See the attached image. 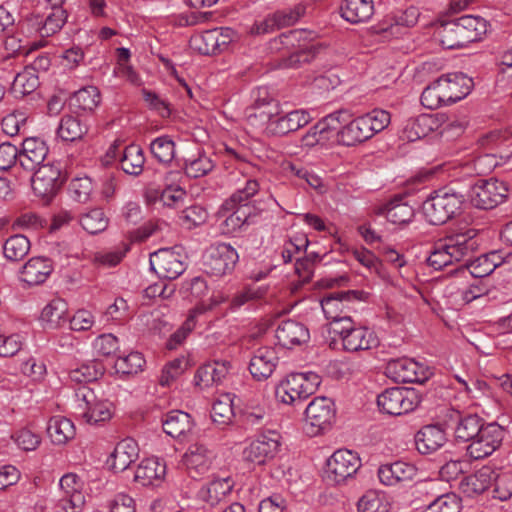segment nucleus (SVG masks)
I'll return each mask as SVG.
<instances>
[{
  "label": "nucleus",
  "instance_id": "1",
  "mask_svg": "<svg viewBox=\"0 0 512 512\" xmlns=\"http://www.w3.org/2000/svg\"><path fill=\"white\" fill-rule=\"evenodd\" d=\"M487 32V22L479 16L464 15L444 22L437 31L441 45L446 49H460L480 41Z\"/></svg>",
  "mask_w": 512,
  "mask_h": 512
},
{
  "label": "nucleus",
  "instance_id": "2",
  "mask_svg": "<svg viewBox=\"0 0 512 512\" xmlns=\"http://www.w3.org/2000/svg\"><path fill=\"white\" fill-rule=\"evenodd\" d=\"M390 121L389 112L382 109H374L350 120L338 131V141L346 146L362 143L384 130Z\"/></svg>",
  "mask_w": 512,
  "mask_h": 512
},
{
  "label": "nucleus",
  "instance_id": "3",
  "mask_svg": "<svg viewBox=\"0 0 512 512\" xmlns=\"http://www.w3.org/2000/svg\"><path fill=\"white\" fill-rule=\"evenodd\" d=\"M320 383V376L314 372L291 373L276 385L275 397L283 404L292 405L314 394Z\"/></svg>",
  "mask_w": 512,
  "mask_h": 512
},
{
  "label": "nucleus",
  "instance_id": "4",
  "mask_svg": "<svg viewBox=\"0 0 512 512\" xmlns=\"http://www.w3.org/2000/svg\"><path fill=\"white\" fill-rule=\"evenodd\" d=\"M74 415L88 424H97L111 418L110 404L99 399L92 388L86 385L75 391Z\"/></svg>",
  "mask_w": 512,
  "mask_h": 512
},
{
  "label": "nucleus",
  "instance_id": "5",
  "mask_svg": "<svg viewBox=\"0 0 512 512\" xmlns=\"http://www.w3.org/2000/svg\"><path fill=\"white\" fill-rule=\"evenodd\" d=\"M463 197L445 189L435 191L423 203L427 220L433 225H442L452 219L461 209Z\"/></svg>",
  "mask_w": 512,
  "mask_h": 512
},
{
  "label": "nucleus",
  "instance_id": "6",
  "mask_svg": "<svg viewBox=\"0 0 512 512\" xmlns=\"http://www.w3.org/2000/svg\"><path fill=\"white\" fill-rule=\"evenodd\" d=\"M361 292L355 290L340 291L329 294L321 300V307L327 319L331 320L333 327H339L352 320L351 313L355 310L354 304L358 301Z\"/></svg>",
  "mask_w": 512,
  "mask_h": 512
},
{
  "label": "nucleus",
  "instance_id": "7",
  "mask_svg": "<svg viewBox=\"0 0 512 512\" xmlns=\"http://www.w3.org/2000/svg\"><path fill=\"white\" fill-rule=\"evenodd\" d=\"M420 403L414 389L392 387L386 389L377 397V404L386 414L399 416L413 411Z\"/></svg>",
  "mask_w": 512,
  "mask_h": 512
},
{
  "label": "nucleus",
  "instance_id": "8",
  "mask_svg": "<svg viewBox=\"0 0 512 512\" xmlns=\"http://www.w3.org/2000/svg\"><path fill=\"white\" fill-rule=\"evenodd\" d=\"M508 196V186L496 178L480 179L471 188L472 204L480 209L488 210L503 203Z\"/></svg>",
  "mask_w": 512,
  "mask_h": 512
},
{
  "label": "nucleus",
  "instance_id": "9",
  "mask_svg": "<svg viewBox=\"0 0 512 512\" xmlns=\"http://www.w3.org/2000/svg\"><path fill=\"white\" fill-rule=\"evenodd\" d=\"M336 418L334 402L327 397H315L305 409L307 433L316 436L329 429Z\"/></svg>",
  "mask_w": 512,
  "mask_h": 512
},
{
  "label": "nucleus",
  "instance_id": "10",
  "mask_svg": "<svg viewBox=\"0 0 512 512\" xmlns=\"http://www.w3.org/2000/svg\"><path fill=\"white\" fill-rule=\"evenodd\" d=\"M31 180L34 193L46 202H49L58 193L65 181L59 163H47L39 166L34 170Z\"/></svg>",
  "mask_w": 512,
  "mask_h": 512
},
{
  "label": "nucleus",
  "instance_id": "11",
  "mask_svg": "<svg viewBox=\"0 0 512 512\" xmlns=\"http://www.w3.org/2000/svg\"><path fill=\"white\" fill-rule=\"evenodd\" d=\"M239 260L234 247L227 243L211 246L205 255V271L213 276H224L231 273Z\"/></svg>",
  "mask_w": 512,
  "mask_h": 512
},
{
  "label": "nucleus",
  "instance_id": "12",
  "mask_svg": "<svg viewBox=\"0 0 512 512\" xmlns=\"http://www.w3.org/2000/svg\"><path fill=\"white\" fill-rule=\"evenodd\" d=\"M361 467L360 457L348 449L335 451L327 460V477L336 484L353 477Z\"/></svg>",
  "mask_w": 512,
  "mask_h": 512
},
{
  "label": "nucleus",
  "instance_id": "13",
  "mask_svg": "<svg viewBox=\"0 0 512 512\" xmlns=\"http://www.w3.org/2000/svg\"><path fill=\"white\" fill-rule=\"evenodd\" d=\"M503 439V430L496 423L486 424L472 439L466 448L467 454L473 460H480L490 456L500 445Z\"/></svg>",
  "mask_w": 512,
  "mask_h": 512
},
{
  "label": "nucleus",
  "instance_id": "14",
  "mask_svg": "<svg viewBox=\"0 0 512 512\" xmlns=\"http://www.w3.org/2000/svg\"><path fill=\"white\" fill-rule=\"evenodd\" d=\"M442 240L451 255L453 263L463 261L464 264H467L479 247L475 229H466L446 236Z\"/></svg>",
  "mask_w": 512,
  "mask_h": 512
},
{
  "label": "nucleus",
  "instance_id": "15",
  "mask_svg": "<svg viewBox=\"0 0 512 512\" xmlns=\"http://www.w3.org/2000/svg\"><path fill=\"white\" fill-rule=\"evenodd\" d=\"M429 374L423 365L410 358L393 359L386 366V375L398 383H423Z\"/></svg>",
  "mask_w": 512,
  "mask_h": 512
},
{
  "label": "nucleus",
  "instance_id": "16",
  "mask_svg": "<svg viewBox=\"0 0 512 512\" xmlns=\"http://www.w3.org/2000/svg\"><path fill=\"white\" fill-rule=\"evenodd\" d=\"M333 331L340 335L343 348L346 351L368 350L376 345L373 333L366 327H356L352 320L339 327H333Z\"/></svg>",
  "mask_w": 512,
  "mask_h": 512
},
{
  "label": "nucleus",
  "instance_id": "17",
  "mask_svg": "<svg viewBox=\"0 0 512 512\" xmlns=\"http://www.w3.org/2000/svg\"><path fill=\"white\" fill-rule=\"evenodd\" d=\"M59 485L63 494L58 501L59 507L65 512H81L85 497L79 477L74 473H67L61 477Z\"/></svg>",
  "mask_w": 512,
  "mask_h": 512
},
{
  "label": "nucleus",
  "instance_id": "18",
  "mask_svg": "<svg viewBox=\"0 0 512 512\" xmlns=\"http://www.w3.org/2000/svg\"><path fill=\"white\" fill-rule=\"evenodd\" d=\"M150 267L160 279L173 280L185 271L181 256L170 250L160 249L150 256Z\"/></svg>",
  "mask_w": 512,
  "mask_h": 512
},
{
  "label": "nucleus",
  "instance_id": "19",
  "mask_svg": "<svg viewBox=\"0 0 512 512\" xmlns=\"http://www.w3.org/2000/svg\"><path fill=\"white\" fill-rule=\"evenodd\" d=\"M279 435L276 432L260 435L245 448L243 455L247 461L264 464L272 459L279 448Z\"/></svg>",
  "mask_w": 512,
  "mask_h": 512
},
{
  "label": "nucleus",
  "instance_id": "20",
  "mask_svg": "<svg viewBox=\"0 0 512 512\" xmlns=\"http://www.w3.org/2000/svg\"><path fill=\"white\" fill-rule=\"evenodd\" d=\"M214 453L200 443L191 444L182 457V462L189 475L196 478L205 474L211 467Z\"/></svg>",
  "mask_w": 512,
  "mask_h": 512
},
{
  "label": "nucleus",
  "instance_id": "21",
  "mask_svg": "<svg viewBox=\"0 0 512 512\" xmlns=\"http://www.w3.org/2000/svg\"><path fill=\"white\" fill-rule=\"evenodd\" d=\"M445 93L446 103L452 104L466 97L473 87V80L463 73H450L437 79Z\"/></svg>",
  "mask_w": 512,
  "mask_h": 512
},
{
  "label": "nucleus",
  "instance_id": "22",
  "mask_svg": "<svg viewBox=\"0 0 512 512\" xmlns=\"http://www.w3.org/2000/svg\"><path fill=\"white\" fill-rule=\"evenodd\" d=\"M235 482L229 475L213 476L198 492V497L211 507L219 505L233 491Z\"/></svg>",
  "mask_w": 512,
  "mask_h": 512
},
{
  "label": "nucleus",
  "instance_id": "23",
  "mask_svg": "<svg viewBox=\"0 0 512 512\" xmlns=\"http://www.w3.org/2000/svg\"><path fill=\"white\" fill-rule=\"evenodd\" d=\"M48 154L46 143L37 137L26 138L22 142V148L19 151L18 162L20 166L27 171H34L43 162Z\"/></svg>",
  "mask_w": 512,
  "mask_h": 512
},
{
  "label": "nucleus",
  "instance_id": "24",
  "mask_svg": "<svg viewBox=\"0 0 512 512\" xmlns=\"http://www.w3.org/2000/svg\"><path fill=\"white\" fill-rule=\"evenodd\" d=\"M417 468L408 462L395 461L383 464L378 468V477L382 484L394 486L412 481L417 475Z\"/></svg>",
  "mask_w": 512,
  "mask_h": 512
},
{
  "label": "nucleus",
  "instance_id": "25",
  "mask_svg": "<svg viewBox=\"0 0 512 512\" xmlns=\"http://www.w3.org/2000/svg\"><path fill=\"white\" fill-rule=\"evenodd\" d=\"M440 126L441 121L437 115L423 113L406 121L402 135L407 141L414 142L428 136Z\"/></svg>",
  "mask_w": 512,
  "mask_h": 512
},
{
  "label": "nucleus",
  "instance_id": "26",
  "mask_svg": "<svg viewBox=\"0 0 512 512\" xmlns=\"http://www.w3.org/2000/svg\"><path fill=\"white\" fill-rule=\"evenodd\" d=\"M311 121L310 114L305 110H294L276 116L268 127V136H284L304 127Z\"/></svg>",
  "mask_w": 512,
  "mask_h": 512
},
{
  "label": "nucleus",
  "instance_id": "27",
  "mask_svg": "<svg viewBox=\"0 0 512 512\" xmlns=\"http://www.w3.org/2000/svg\"><path fill=\"white\" fill-rule=\"evenodd\" d=\"M275 337L278 344L284 348H292L296 345L306 343L309 338L308 328L292 319L283 320L275 331Z\"/></svg>",
  "mask_w": 512,
  "mask_h": 512
},
{
  "label": "nucleus",
  "instance_id": "28",
  "mask_svg": "<svg viewBox=\"0 0 512 512\" xmlns=\"http://www.w3.org/2000/svg\"><path fill=\"white\" fill-rule=\"evenodd\" d=\"M447 434L438 424L423 426L415 435L416 449L421 454H431L445 445Z\"/></svg>",
  "mask_w": 512,
  "mask_h": 512
},
{
  "label": "nucleus",
  "instance_id": "29",
  "mask_svg": "<svg viewBox=\"0 0 512 512\" xmlns=\"http://www.w3.org/2000/svg\"><path fill=\"white\" fill-rule=\"evenodd\" d=\"M278 364V357L273 348H258L249 363V371L254 379L260 381L268 379Z\"/></svg>",
  "mask_w": 512,
  "mask_h": 512
},
{
  "label": "nucleus",
  "instance_id": "30",
  "mask_svg": "<svg viewBox=\"0 0 512 512\" xmlns=\"http://www.w3.org/2000/svg\"><path fill=\"white\" fill-rule=\"evenodd\" d=\"M139 448L132 438H125L117 443L107 463L118 473L125 471L138 458Z\"/></svg>",
  "mask_w": 512,
  "mask_h": 512
},
{
  "label": "nucleus",
  "instance_id": "31",
  "mask_svg": "<svg viewBox=\"0 0 512 512\" xmlns=\"http://www.w3.org/2000/svg\"><path fill=\"white\" fill-rule=\"evenodd\" d=\"M231 368L228 360H215L200 366L194 376L195 385L201 389L219 384Z\"/></svg>",
  "mask_w": 512,
  "mask_h": 512
},
{
  "label": "nucleus",
  "instance_id": "32",
  "mask_svg": "<svg viewBox=\"0 0 512 512\" xmlns=\"http://www.w3.org/2000/svg\"><path fill=\"white\" fill-rule=\"evenodd\" d=\"M450 418L456 421L455 438L462 442H470L475 439L486 425L484 419L477 414L462 415L459 411H454Z\"/></svg>",
  "mask_w": 512,
  "mask_h": 512
},
{
  "label": "nucleus",
  "instance_id": "33",
  "mask_svg": "<svg viewBox=\"0 0 512 512\" xmlns=\"http://www.w3.org/2000/svg\"><path fill=\"white\" fill-rule=\"evenodd\" d=\"M260 185L256 179H246L242 186H239L231 196L222 204V210H233L235 207L247 208L253 212H259L254 205H251L252 198L259 192Z\"/></svg>",
  "mask_w": 512,
  "mask_h": 512
},
{
  "label": "nucleus",
  "instance_id": "34",
  "mask_svg": "<svg viewBox=\"0 0 512 512\" xmlns=\"http://www.w3.org/2000/svg\"><path fill=\"white\" fill-rule=\"evenodd\" d=\"M53 270L52 263L45 257H33L22 267L20 280L28 286H35L46 281Z\"/></svg>",
  "mask_w": 512,
  "mask_h": 512
},
{
  "label": "nucleus",
  "instance_id": "35",
  "mask_svg": "<svg viewBox=\"0 0 512 512\" xmlns=\"http://www.w3.org/2000/svg\"><path fill=\"white\" fill-rule=\"evenodd\" d=\"M166 474V466L157 458H146L138 465L134 480L142 486L159 485Z\"/></svg>",
  "mask_w": 512,
  "mask_h": 512
},
{
  "label": "nucleus",
  "instance_id": "36",
  "mask_svg": "<svg viewBox=\"0 0 512 512\" xmlns=\"http://www.w3.org/2000/svg\"><path fill=\"white\" fill-rule=\"evenodd\" d=\"M373 14V0H345L341 6L342 17L353 24L367 22Z\"/></svg>",
  "mask_w": 512,
  "mask_h": 512
},
{
  "label": "nucleus",
  "instance_id": "37",
  "mask_svg": "<svg viewBox=\"0 0 512 512\" xmlns=\"http://www.w3.org/2000/svg\"><path fill=\"white\" fill-rule=\"evenodd\" d=\"M193 426L191 416L181 410L168 412L162 420L163 431L172 438H179L190 432Z\"/></svg>",
  "mask_w": 512,
  "mask_h": 512
},
{
  "label": "nucleus",
  "instance_id": "38",
  "mask_svg": "<svg viewBox=\"0 0 512 512\" xmlns=\"http://www.w3.org/2000/svg\"><path fill=\"white\" fill-rule=\"evenodd\" d=\"M491 485V471L481 469L478 472L465 476L459 483V490L466 497L474 498L484 493Z\"/></svg>",
  "mask_w": 512,
  "mask_h": 512
},
{
  "label": "nucleus",
  "instance_id": "39",
  "mask_svg": "<svg viewBox=\"0 0 512 512\" xmlns=\"http://www.w3.org/2000/svg\"><path fill=\"white\" fill-rule=\"evenodd\" d=\"M41 321L47 328L61 327L68 320V304L61 298L52 299L42 310Z\"/></svg>",
  "mask_w": 512,
  "mask_h": 512
},
{
  "label": "nucleus",
  "instance_id": "40",
  "mask_svg": "<svg viewBox=\"0 0 512 512\" xmlns=\"http://www.w3.org/2000/svg\"><path fill=\"white\" fill-rule=\"evenodd\" d=\"M225 211L230 212L221 224L223 233L225 234H233L245 226L254 224L259 216V212H253L239 206L235 207L233 210Z\"/></svg>",
  "mask_w": 512,
  "mask_h": 512
},
{
  "label": "nucleus",
  "instance_id": "41",
  "mask_svg": "<svg viewBox=\"0 0 512 512\" xmlns=\"http://www.w3.org/2000/svg\"><path fill=\"white\" fill-rule=\"evenodd\" d=\"M121 170L131 176H139L144 167L145 155L143 149L136 144L126 146L120 154Z\"/></svg>",
  "mask_w": 512,
  "mask_h": 512
},
{
  "label": "nucleus",
  "instance_id": "42",
  "mask_svg": "<svg viewBox=\"0 0 512 512\" xmlns=\"http://www.w3.org/2000/svg\"><path fill=\"white\" fill-rule=\"evenodd\" d=\"M379 214L385 215L387 220L395 225L408 224L415 216L412 206L395 198L379 209Z\"/></svg>",
  "mask_w": 512,
  "mask_h": 512
},
{
  "label": "nucleus",
  "instance_id": "43",
  "mask_svg": "<svg viewBox=\"0 0 512 512\" xmlns=\"http://www.w3.org/2000/svg\"><path fill=\"white\" fill-rule=\"evenodd\" d=\"M47 433L54 444L62 445L74 438L75 427L68 418L54 416L48 422Z\"/></svg>",
  "mask_w": 512,
  "mask_h": 512
},
{
  "label": "nucleus",
  "instance_id": "44",
  "mask_svg": "<svg viewBox=\"0 0 512 512\" xmlns=\"http://www.w3.org/2000/svg\"><path fill=\"white\" fill-rule=\"evenodd\" d=\"M88 131V127L77 117L64 115L57 128V135L63 141L80 140Z\"/></svg>",
  "mask_w": 512,
  "mask_h": 512
},
{
  "label": "nucleus",
  "instance_id": "45",
  "mask_svg": "<svg viewBox=\"0 0 512 512\" xmlns=\"http://www.w3.org/2000/svg\"><path fill=\"white\" fill-rule=\"evenodd\" d=\"M40 85L38 74L26 67L17 73L11 85V92L16 98H23L33 93Z\"/></svg>",
  "mask_w": 512,
  "mask_h": 512
},
{
  "label": "nucleus",
  "instance_id": "46",
  "mask_svg": "<svg viewBox=\"0 0 512 512\" xmlns=\"http://www.w3.org/2000/svg\"><path fill=\"white\" fill-rule=\"evenodd\" d=\"M101 101L100 92L95 86H87L76 91L71 98V105L81 112H92Z\"/></svg>",
  "mask_w": 512,
  "mask_h": 512
},
{
  "label": "nucleus",
  "instance_id": "47",
  "mask_svg": "<svg viewBox=\"0 0 512 512\" xmlns=\"http://www.w3.org/2000/svg\"><path fill=\"white\" fill-rule=\"evenodd\" d=\"M233 418V401L230 394L221 395L212 405V421L219 426H226L232 423Z\"/></svg>",
  "mask_w": 512,
  "mask_h": 512
},
{
  "label": "nucleus",
  "instance_id": "48",
  "mask_svg": "<svg viewBox=\"0 0 512 512\" xmlns=\"http://www.w3.org/2000/svg\"><path fill=\"white\" fill-rule=\"evenodd\" d=\"M30 251V241L24 235H13L9 237L3 245V253L9 261H20Z\"/></svg>",
  "mask_w": 512,
  "mask_h": 512
},
{
  "label": "nucleus",
  "instance_id": "49",
  "mask_svg": "<svg viewBox=\"0 0 512 512\" xmlns=\"http://www.w3.org/2000/svg\"><path fill=\"white\" fill-rule=\"evenodd\" d=\"M278 114V108L248 107L246 109V119L248 124L257 129H263L266 135H268V127L270 123L275 121Z\"/></svg>",
  "mask_w": 512,
  "mask_h": 512
},
{
  "label": "nucleus",
  "instance_id": "50",
  "mask_svg": "<svg viewBox=\"0 0 512 512\" xmlns=\"http://www.w3.org/2000/svg\"><path fill=\"white\" fill-rule=\"evenodd\" d=\"M152 156L162 164H169L175 157V142L168 135L155 138L150 143Z\"/></svg>",
  "mask_w": 512,
  "mask_h": 512
},
{
  "label": "nucleus",
  "instance_id": "51",
  "mask_svg": "<svg viewBox=\"0 0 512 512\" xmlns=\"http://www.w3.org/2000/svg\"><path fill=\"white\" fill-rule=\"evenodd\" d=\"M218 29L206 30L191 38V47L203 55L219 53Z\"/></svg>",
  "mask_w": 512,
  "mask_h": 512
},
{
  "label": "nucleus",
  "instance_id": "52",
  "mask_svg": "<svg viewBox=\"0 0 512 512\" xmlns=\"http://www.w3.org/2000/svg\"><path fill=\"white\" fill-rule=\"evenodd\" d=\"M215 164L205 153H199L197 157L185 160L184 172L190 178H200L210 173Z\"/></svg>",
  "mask_w": 512,
  "mask_h": 512
},
{
  "label": "nucleus",
  "instance_id": "53",
  "mask_svg": "<svg viewBox=\"0 0 512 512\" xmlns=\"http://www.w3.org/2000/svg\"><path fill=\"white\" fill-rule=\"evenodd\" d=\"M442 481L439 479H429L416 483L413 487V495L416 501L430 503L442 493Z\"/></svg>",
  "mask_w": 512,
  "mask_h": 512
},
{
  "label": "nucleus",
  "instance_id": "54",
  "mask_svg": "<svg viewBox=\"0 0 512 512\" xmlns=\"http://www.w3.org/2000/svg\"><path fill=\"white\" fill-rule=\"evenodd\" d=\"M104 373V367L97 361L82 364L69 372V378L76 383H89L96 381Z\"/></svg>",
  "mask_w": 512,
  "mask_h": 512
},
{
  "label": "nucleus",
  "instance_id": "55",
  "mask_svg": "<svg viewBox=\"0 0 512 512\" xmlns=\"http://www.w3.org/2000/svg\"><path fill=\"white\" fill-rule=\"evenodd\" d=\"M203 312V307H195L190 311L185 322L173 334H171L170 338L168 339V349H176L179 345H181L184 342V340L195 327V319L197 315L202 314Z\"/></svg>",
  "mask_w": 512,
  "mask_h": 512
},
{
  "label": "nucleus",
  "instance_id": "56",
  "mask_svg": "<svg viewBox=\"0 0 512 512\" xmlns=\"http://www.w3.org/2000/svg\"><path fill=\"white\" fill-rule=\"evenodd\" d=\"M79 222L83 229L89 234L103 232L108 226V218L100 208H94L83 214Z\"/></svg>",
  "mask_w": 512,
  "mask_h": 512
},
{
  "label": "nucleus",
  "instance_id": "57",
  "mask_svg": "<svg viewBox=\"0 0 512 512\" xmlns=\"http://www.w3.org/2000/svg\"><path fill=\"white\" fill-rule=\"evenodd\" d=\"M358 512H389L390 504L376 491H367L358 501Z\"/></svg>",
  "mask_w": 512,
  "mask_h": 512
},
{
  "label": "nucleus",
  "instance_id": "58",
  "mask_svg": "<svg viewBox=\"0 0 512 512\" xmlns=\"http://www.w3.org/2000/svg\"><path fill=\"white\" fill-rule=\"evenodd\" d=\"M461 499L454 493L442 491L440 496L426 505V512H460Z\"/></svg>",
  "mask_w": 512,
  "mask_h": 512
},
{
  "label": "nucleus",
  "instance_id": "59",
  "mask_svg": "<svg viewBox=\"0 0 512 512\" xmlns=\"http://www.w3.org/2000/svg\"><path fill=\"white\" fill-rule=\"evenodd\" d=\"M145 365V359L139 352H132L126 356L118 357L114 367L117 373L126 375L136 374L142 371Z\"/></svg>",
  "mask_w": 512,
  "mask_h": 512
},
{
  "label": "nucleus",
  "instance_id": "60",
  "mask_svg": "<svg viewBox=\"0 0 512 512\" xmlns=\"http://www.w3.org/2000/svg\"><path fill=\"white\" fill-rule=\"evenodd\" d=\"M51 13L46 17L40 29L42 36H51L57 33L67 20V12L63 7L51 8Z\"/></svg>",
  "mask_w": 512,
  "mask_h": 512
},
{
  "label": "nucleus",
  "instance_id": "61",
  "mask_svg": "<svg viewBox=\"0 0 512 512\" xmlns=\"http://www.w3.org/2000/svg\"><path fill=\"white\" fill-rule=\"evenodd\" d=\"M420 100L424 107L431 110L437 109L442 105H448L445 93L441 91L437 80L423 90Z\"/></svg>",
  "mask_w": 512,
  "mask_h": 512
},
{
  "label": "nucleus",
  "instance_id": "62",
  "mask_svg": "<svg viewBox=\"0 0 512 512\" xmlns=\"http://www.w3.org/2000/svg\"><path fill=\"white\" fill-rule=\"evenodd\" d=\"M206 217L207 212L204 208L198 205H192L190 207L183 209L179 213L178 220L183 227L187 229H192L204 223Z\"/></svg>",
  "mask_w": 512,
  "mask_h": 512
},
{
  "label": "nucleus",
  "instance_id": "63",
  "mask_svg": "<svg viewBox=\"0 0 512 512\" xmlns=\"http://www.w3.org/2000/svg\"><path fill=\"white\" fill-rule=\"evenodd\" d=\"M93 191L92 180L87 177H76L71 180L69 184V192L71 197L80 203H85L89 200Z\"/></svg>",
  "mask_w": 512,
  "mask_h": 512
},
{
  "label": "nucleus",
  "instance_id": "64",
  "mask_svg": "<svg viewBox=\"0 0 512 512\" xmlns=\"http://www.w3.org/2000/svg\"><path fill=\"white\" fill-rule=\"evenodd\" d=\"M453 263L450 253L448 252L442 239L437 241L427 258V264L435 270L442 268Z\"/></svg>",
  "mask_w": 512,
  "mask_h": 512
}]
</instances>
